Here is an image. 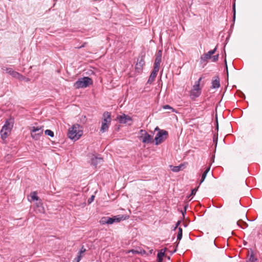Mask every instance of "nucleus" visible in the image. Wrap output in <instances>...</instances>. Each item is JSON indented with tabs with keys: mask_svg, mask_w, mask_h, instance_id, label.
I'll return each instance as SVG.
<instances>
[{
	"mask_svg": "<svg viewBox=\"0 0 262 262\" xmlns=\"http://www.w3.org/2000/svg\"><path fill=\"white\" fill-rule=\"evenodd\" d=\"M167 259H170V257H169V256H168V257H167Z\"/></svg>",
	"mask_w": 262,
	"mask_h": 262,
	"instance_id": "nucleus-50",
	"label": "nucleus"
},
{
	"mask_svg": "<svg viewBox=\"0 0 262 262\" xmlns=\"http://www.w3.org/2000/svg\"><path fill=\"white\" fill-rule=\"evenodd\" d=\"M144 61L142 57L138 58L137 62L135 66L136 71L138 73H140L142 70L143 66L144 65Z\"/></svg>",
	"mask_w": 262,
	"mask_h": 262,
	"instance_id": "nucleus-10",
	"label": "nucleus"
},
{
	"mask_svg": "<svg viewBox=\"0 0 262 262\" xmlns=\"http://www.w3.org/2000/svg\"><path fill=\"white\" fill-rule=\"evenodd\" d=\"M117 119L119 120L120 123H126L127 122V121L132 120L130 117L125 114L119 116L117 117Z\"/></svg>",
	"mask_w": 262,
	"mask_h": 262,
	"instance_id": "nucleus-12",
	"label": "nucleus"
},
{
	"mask_svg": "<svg viewBox=\"0 0 262 262\" xmlns=\"http://www.w3.org/2000/svg\"><path fill=\"white\" fill-rule=\"evenodd\" d=\"M107 219V222H106L107 224H112L114 223V220L113 219V217H108V219Z\"/></svg>",
	"mask_w": 262,
	"mask_h": 262,
	"instance_id": "nucleus-26",
	"label": "nucleus"
},
{
	"mask_svg": "<svg viewBox=\"0 0 262 262\" xmlns=\"http://www.w3.org/2000/svg\"><path fill=\"white\" fill-rule=\"evenodd\" d=\"M163 259H158L157 262H162Z\"/></svg>",
	"mask_w": 262,
	"mask_h": 262,
	"instance_id": "nucleus-46",
	"label": "nucleus"
},
{
	"mask_svg": "<svg viewBox=\"0 0 262 262\" xmlns=\"http://www.w3.org/2000/svg\"><path fill=\"white\" fill-rule=\"evenodd\" d=\"M202 79H203V77H201L198 79V81H196L195 82V84H198V86H200V82H201V80H202Z\"/></svg>",
	"mask_w": 262,
	"mask_h": 262,
	"instance_id": "nucleus-35",
	"label": "nucleus"
},
{
	"mask_svg": "<svg viewBox=\"0 0 262 262\" xmlns=\"http://www.w3.org/2000/svg\"><path fill=\"white\" fill-rule=\"evenodd\" d=\"M163 107L164 109H170L171 110L172 112L174 111V109L168 105H164Z\"/></svg>",
	"mask_w": 262,
	"mask_h": 262,
	"instance_id": "nucleus-32",
	"label": "nucleus"
},
{
	"mask_svg": "<svg viewBox=\"0 0 262 262\" xmlns=\"http://www.w3.org/2000/svg\"><path fill=\"white\" fill-rule=\"evenodd\" d=\"M218 128H219V126H218V125H217V127H216V129L218 130Z\"/></svg>",
	"mask_w": 262,
	"mask_h": 262,
	"instance_id": "nucleus-48",
	"label": "nucleus"
},
{
	"mask_svg": "<svg viewBox=\"0 0 262 262\" xmlns=\"http://www.w3.org/2000/svg\"><path fill=\"white\" fill-rule=\"evenodd\" d=\"M82 257V255H77V257L75 259L76 262H79L80 260L81 259V258Z\"/></svg>",
	"mask_w": 262,
	"mask_h": 262,
	"instance_id": "nucleus-34",
	"label": "nucleus"
},
{
	"mask_svg": "<svg viewBox=\"0 0 262 262\" xmlns=\"http://www.w3.org/2000/svg\"><path fill=\"white\" fill-rule=\"evenodd\" d=\"M30 196L32 200H38L39 199L37 195V192L35 191H33L31 193Z\"/></svg>",
	"mask_w": 262,
	"mask_h": 262,
	"instance_id": "nucleus-20",
	"label": "nucleus"
},
{
	"mask_svg": "<svg viewBox=\"0 0 262 262\" xmlns=\"http://www.w3.org/2000/svg\"><path fill=\"white\" fill-rule=\"evenodd\" d=\"M86 251V249L82 246L78 252V255H82V254Z\"/></svg>",
	"mask_w": 262,
	"mask_h": 262,
	"instance_id": "nucleus-28",
	"label": "nucleus"
},
{
	"mask_svg": "<svg viewBox=\"0 0 262 262\" xmlns=\"http://www.w3.org/2000/svg\"><path fill=\"white\" fill-rule=\"evenodd\" d=\"M156 59H155L154 64L160 66V63L161 62V58H162V51L159 50L158 52H157V53L156 54Z\"/></svg>",
	"mask_w": 262,
	"mask_h": 262,
	"instance_id": "nucleus-15",
	"label": "nucleus"
},
{
	"mask_svg": "<svg viewBox=\"0 0 262 262\" xmlns=\"http://www.w3.org/2000/svg\"><path fill=\"white\" fill-rule=\"evenodd\" d=\"M211 88L217 89L220 86V78L219 77H215L214 79L212 80Z\"/></svg>",
	"mask_w": 262,
	"mask_h": 262,
	"instance_id": "nucleus-14",
	"label": "nucleus"
},
{
	"mask_svg": "<svg viewBox=\"0 0 262 262\" xmlns=\"http://www.w3.org/2000/svg\"><path fill=\"white\" fill-rule=\"evenodd\" d=\"M140 134L141 135L140 138L142 139L143 143L149 144L152 142V136L148 134L145 130L141 129Z\"/></svg>",
	"mask_w": 262,
	"mask_h": 262,
	"instance_id": "nucleus-6",
	"label": "nucleus"
},
{
	"mask_svg": "<svg viewBox=\"0 0 262 262\" xmlns=\"http://www.w3.org/2000/svg\"><path fill=\"white\" fill-rule=\"evenodd\" d=\"M128 219L127 216H125L124 215H118L113 216V219L114 220V223H119L121 221H123Z\"/></svg>",
	"mask_w": 262,
	"mask_h": 262,
	"instance_id": "nucleus-16",
	"label": "nucleus"
},
{
	"mask_svg": "<svg viewBox=\"0 0 262 262\" xmlns=\"http://www.w3.org/2000/svg\"><path fill=\"white\" fill-rule=\"evenodd\" d=\"M168 136V132L165 130H160L155 138V144L159 145L163 142Z\"/></svg>",
	"mask_w": 262,
	"mask_h": 262,
	"instance_id": "nucleus-5",
	"label": "nucleus"
},
{
	"mask_svg": "<svg viewBox=\"0 0 262 262\" xmlns=\"http://www.w3.org/2000/svg\"><path fill=\"white\" fill-rule=\"evenodd\" d=\"M110 124H107L105 123H102L100 131L102 133H104L108 130V126Z\"/></svg>",
	"mask_w": 262,
	"mask_h": 262,
	"instance_id": "nucleus-19",
	"label": "nucleus"
},
{
	"mask_svg": "<svg viewBox=\"0 0 262 262\" xmlns=\"http://www.w3.org/2000/svg\"><path fill=\"white\" fill-rule=\"evenodd\" d=\"M81 127L78 124H74L69 128L68 131L69 137L74 140H77L82 135V130Z\"/></svg>",
	"mask_w": 262,
	"mask_h": 262,
	"instance_id": "nucleus-1",
	"label": "nucleus"
},
{
	"mask_svg": "<svg viewBox=\"0 0 262 262\" xmlns=\"http://www.w3.org/2000/svg\"><path fill=\"white\" fill-rule=\"evenodd\" d=\"M237 225L242 228H245L248 227V224L242 220H239L237 222Z\"/></svg>",
	"mask_w": 262,
	"mask_h": 262,
	"instance_id": "nucleus-18",
	"label": "nucleus"
},
{
	"mask_svg": "<svg viewBox=\"0 0 262 262\" xmlns=\"http://www.w3.org/2000/svg\"><path fill=\"white\" fill-rule=\"evenodd\" d=\"M210 167H208V168H207L205 170V171H204V172H206V173H208V172H209V170H210Z\"/></svg>",
	"mask_w": 262,
	"mask_h": 262,
	"instance_id": "nucleus-43",
	"label": "nucleus"
},
{
	"mask_svg": "<svg viewBox=\"0 0 262 262\" xmlns=\"http://www.w3.org/2000/svg\"><path fill=\"white\" fill-rule=\"evenodd\" d=\"M197 190H198V188H194L192 190H191V193L190 194V195H194L195 194L196 191H197Z\"/></svg>",
	"mask_w": 262,
	"mask_h": 262,
	"instance_id": "nucleus-33",
	"label": "nucleus"
},
{
	"mask_svg": "<svg viewBox=\"0 0 262 262\" xmlns=\"http://www.w3.org/2000/svg\"><path fill=\"white\" fill-rule=\"evenodd\" d=\"M180 221H178V222L176 223V226H175V227H174V229H176V228L179 226V225H180Z\"/></svg>",
	"mask_w": 262,
	"mask_h": 262,
	"instance_id": "nucleus-40",
	"label": "nucleus"
},
{
	"mask_svg": "<svg viewBox=\"0 0 262 262\" xmlns=\"http://www.w3.org/2000/svg\"><path fill=\"white\" fill-rule=\"evenodd\" d=\"M43 126H33L30 128L31 136L35 140H38L43 134Z\"/></svg>",
	"mask_w": 262,
	"mask_h": 262,
	"instance_id": "nucleus-4",
	"label": "nucleus"
},
{
	"mask_svg": "<svg viewBox=\"0 0 262 262\" xmlns=\"http://www.w3.org/2000/svg\"><path fill=\"white\" fill-rule=\"evenodd\" d=\"M131 252L133 253V254H140V251H138V250H131Z\"/></svg>",
	"mask_w": 262,
	"mask_h": 262,
	"instance_id": "nucleus-37",
	"label": "nucleus"
},
{
	"mask_svg": "<svg viewBox=\"0 0 262 262\" xmlns=\"http://www.w3.org/2000/svg\"><path fill=\"white\" fill-rule=\"evenodd\" d=\"M140 254L143 255L146 254V251L144 250H141L140 251Z\"/></svg>",
	"mask_w": 262,
	"mask_h": 262,
	"instance_id": "nucleus-39",
	"label": "nucleus"
},
{
	"mask_svg": "<svg viewBox=\"0 0 262 262\" xmlns=\"http://www.w3.org/2000/svg\"><path fill=\"white\" fill-rule=\"evenodd\" d=\"M182 229L181 227L179 228V231L177 234V240L180 241L182 237Z\"/></svg>",
	"mask_w": 262,
	"mask_h": 262,
	"instance_id": "nucleus-22",
	"label": "nucleus"
},
{
	"mask_svg": "<svg viewBox=\"0 0 262 262\" xmlns=\"http://www.w3.org/2000/svg\"><path fill=\"white\" fill-rule=\"evenodd\" d=\"M152 251H153L152 249L150 250L149 251V254H151L152 253Z\"/></svg>",
	"mask_w": 262,
	"mask_h": 262,
	"instance_id": "nucleus-47",
	"label": "nucleus"
},
{
	"mask_svg": "<svg viewBox=\"0 0 262 262\" xmlns=\"http://www.w3.org/2000/svg\"><path fill=\"white\" fill-rule=\"evenodd\" d=\"M92 83V79L89 77H84L81 78H79L76 82L74 84V86L79 89L80 88H84L89 86Z\"/></svg>",
	"mask_w": 262,
	"mask_h": 262,
	"instance_id": "nucleus-3",
	"label": "nucleus"
},
{
	"mask_svg": "<svg viewBox=\"0 0 262 262\" xmlns=\"http://www.w3.org/2000/svg\"><path fill=\"white\" fill-rule=\"evenodd\" d=\"M45 133L46 135H47L51 137H53L54 135L53 132L50 129L46 130L45 132Z\"/></svg>",
	"mask_w": 262,
	"mask_h": 262,
	"instance_id": "nucleus-24",
	"label": "nucleus"
},
{
	"mask_svg": "<svg viewBox=\"0 0 262 262\" xmlns=\"http://www.w3.org/2000/svg\"><path fill=\"white\" fill-rule=\"evenodd\" d=\"M182 167V165H180L179 166H173L171 170L173 172H179Z\"/></svg>",
	"mask_w": 262,
	"mask_h": 262,
	"instance_id": "nucleus-23",
	"label": "nucleus"
},
{
	"mask_svg": "<svg viewBox=\"0 0 262 262\" xmlns=\"http://www.w3.org/2000/svg\"><path fill=\"white\" fill-rule=\"evenodd\" d=\"M219 54H217V55H214L211 58H212V61L213 62H215L216 61L218 60V59H219Z\"/></svg>",
	"mask_w": 262,
	"mask_h": 262,
	"instance_id": "nucleus-29",
	"label": "nucleus"
},
{
	"mask_svg": "<svg viewBox=\"0 0 262 262\" xmlns=\"http://www.w3.org/2000/svg\"><path fill=\"white\" fill-rule=\"evenodd\" d=\"M256 260L257 259L255 258L254 254L252 253L249 256L247 262H255Z\"/></svg>",
	"mask_w": 262,
	"mask_h": 262,
	"instance_id": "nucleus-21",
	"label": "nucleus"
},
{
	"mask_svg": "<svg viewBox=\"0 0 262 262\" xmlns=\"http://www.w3.org/2000/svg\"><path fill=\"white\" fill-rule=\"evenodd\" d=\"M210 167H208V168H207L205 170V171H204V172H206V173H208V172H209V170H210Z\"/></svg>",
	"mask_w": 262,
	"mask_h": 262,
	"instance_id": "nucleus-42",
	"label": "nucleus"
},
{
	"mask_svg": "<svg viewBox=\"0 0 262 262\" xmlns=\"http://www.w3.org/2000/svg\"><path fill=\"white\" fill-rule=\"evenodd\" d=\"M94 195H92L91 197L88 200V203L89 204L91 203L94 201Z\"/></svg>",
	"mask_w": 262,
	"mask_h": 262,
	"instance_id": "nucleus-36",
	"label": "nucleus"
},
{
	"mask_svg": "<svg viewBox=\"0 0 262 262\" xmlns=\"http://www.w3.org/2000/svg\"><path fill=\"white\" fill-rule=\"evenodd\" d=\"M108 219V217H105L102 218L101 221H100V223L102 224H106V222H107V219Z\"/></svg>",
	"mask_w": 262,
	"mask_h": 262,
	"instance_id": "nucleus-31",
	"label": "nucleus"
},
{
	"mask_svg": "<svg viewBox=\"0 0 262 262\" xmlns=\"http://www.w3.org/2000/svg\"><path fill=\"white\" fill-rule=\"evenodd\" d=\"M157 75V74L152 72L149 76L147 83L151 84L155 80V79Z\"/></svg>",
	"mask_w": 262,
	"mask_h": 262,
	"instance_id": "nucleus-17",
	"label": "nucleus"
},
{
	"mask_svg": "<svg viewBox=\"0 0 262 262\" xmlns=\"http://www.w3.org/2000/svg\"><path fill=\"white\" fill-rule=\"evenodd\" d=\"M217 138H215V137L213 138V142L215 143V144H217Z\"/></svg>",
	"mask_w": 262,
	"mask_h": 262,
	"instance_id": "nucleus-44",
	"label": "nucleus"
},
{
	"mask_svg": "<svg viewBox=\"0 0 262 262\" xmlns=\"http://www.w3.org/2000/svg\"><path fill=\"white\" fill-rule=\"evenodd\" d=\"M103 119L102 123L110 124L111 122V114L108 112H105L103 114Z\"/></svg>",
	"mask_w": 262,
	"mask_h": 262,
	"instance_id": "nucleus-13",
	"label": "nucleus"
},
{
	"mask_svg": "<svg viewBox=\"0 0 262 262\" xmlns=\"http://www.w3.org/2000/svg\"><path fill=\"white\" fill-rule=\"evenodd\" d=\"M201 93V89L198 84H194L190 91V97L192 99H195L200 96Z\"/></svg>",
	"mask_w": 262,
	"mask_h": 262,
	"instance_id": "nucleus-7",
	"label": "nucleus"
},
{
	"mask_svg": "<svg viewBox=\"0 0 262 262\" xmlns=\"http://www.w3.org/2000/svg\"><path fill=\"white\" fill-rule=\"evenodd\" d=\"M159 68H160V65H157V64H154V70L152 72L157 74V73L158 72V71L159 70Z\"/></svg>",
	"mask_w": 262,
	"mask_h": 262,
	"instance_id": "nucleus-25",
	"label": "nucleus"
},
{
	"mask_svg": "<svg viewBox=\"0 0 262 262\" xmlns=\"http://www.w3.org/2000/svg\"><path fill=\"white\" fill-rule=\"evenodd\" d=\"M184 208H185V211H186V207L185 206Z\"/></svg>",
	"mask_w": 262,
	"mask_h": 262,
	"instance_id": "nucleus-49",
	"label": "nucleus"
},
{
	"mask_svg": "<svg viewBox=\"0 0 262 262\" xmlns=\"http://www.w3.org/2000/svg\"><path fill=\"white\" fill-rule=\"evenodd\" d=\"M166 250H167L166 248L162 249L161 250V251L159 252H163V253L165 254V252Z\"/></svg>",
	"mask_w": 262,
	"mask_h": 262,
	"instance_id": "nucleus-41",
	"label": "nucleus"
},
{
	"mask_svg": "<svg viewBox=\"0 0 262 262\" xmlns=\"http://www.w3.org/2000/svg\"><path fill=\"white\" fill-rule=\"evenodd\" d=\"M217 47L213 50H210L207 53H205L201 56L200 60L201 62L206 61L208 59L211 58V56L216 52Z\"/></svg>",
	"mask_w": 262,
	"mask_h": 262,
	"instance_id": "nucleus-8",
	"label": "nucleus"
},
{
	"mask_svg": "<svg viewBox=\"0 0 262 262\" xmlns=\"http://www.w3.org/2000/svg\"><path fill=\"white\" fill-rule=\"evenodd\" d=\"M5 71L6 73L11 75L14 78H16L19 80H23L24 79L23 76L20 75L19 73L14 71L11 68H6Z\"/></svg>",
	"mask_w": 262,
	"mask_h": 262,
	"instance_id": "nucleus-9",
	"label": "nucleus"
},
{
	"mask_svg": "<svg viewBox=\"0 0 262 262\" xmlns=\"http://www.w3.org/2000/svg\"><path fill=\"white\" fill-rule=\"evenodd\" d=\"M14 120L13 119H9L6 121L5 124L1 130L2 138L5 139L8 137L11 129L13 126Z\"/></svg>",
	"mask_w": 262,
	"mask_h": 262,
	"instance_id": "nucleus-2",
	"label": "nucleus"
},
{
	"mask_svg": "<svg viewBox=\"0 0 262 262\" xmlns=\"http://www.w3.org/2000/svg\"><path fill=\"white\" fill-rule=\"evenodd\" d=\"M161 129L158 127H157L156 128H155V130H159V132H160Z\"/></svg>",
	"mask_w": 262,
	"mask_h": 262,
	"instance_id": "nucleus-45",
	"label": "nucleus"
},
{
	"mask_svg": "<svg viewBox=\"0 0 262 262\" xmlns=\"http://www.w3.org/2000/svg\"><path fill=\"white\" fill-rule=\"evenodd\" d=\"M103 158L93 155L91 158L92 165L96 167L98 164L103 162Z\"/></svg>",
	"mask_w": 262,
	"mask_h": 262,
	"instance_id": "nucleus-11",
	"label": "nucleus"
},
{
	"mask_svg": "<svg viewBox=\"0 0 262 262\" xmlns=\"http://www.w3.org/2000/svg\"><path fill=\"white\" fill-rule=\"evenodd\" d=\"M233 12H234V19L235 17V4H234L233 5Z\"/></svg>",
	"mask_w": 262,
	"mask_h": 262,
	"instance_id": "nucleus-38",
	"label": "nucleus"
},
{
	"mask_svg": "<svg viewBox=\"0 0 262 262\" xmlns=\"http://www.w3.org/2000/svg\"><path fill=\"white\" fill-rule=\"evenodd\" d=\"M165 255V254L163 252H159L157 255L158 259H163V257Z\"/></svg>",
	"mask_w": 262,
	"mask_h": 262,
	"instance_id": "nucleus-30",
	"label": "nucleus"
},
{
	"mask_svg": "<svg viewBox=\"0 0 262 262\" xmlns=\"http://www.w3.org/2000/svg\"><path fill=\"white\" fill-rule=\"evenodd\" d=\"M207 173H206V172H204L202 176V178H201V181H200V185L203 182V181L205 180L206 177V176H207Z\"/></svg>",
	"mask_w": 262,
	"mask_h": 262,
	"instance_id": "nucleus-27",
	"label": "nucleus"
}]
</instances>
